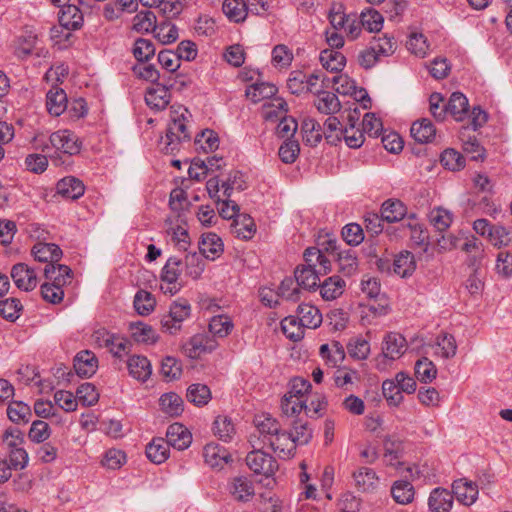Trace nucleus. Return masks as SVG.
Segmentation results:
<instances>
[{
  "label": "nucleus",
  "instance_id": "1",
  "mask_svg": "<svg viewBox=\"0 0 512 512\" xmlns=\"http://www.w3.org/2000/svg\"><path fill=\"white\" fill-rule=\"evenodd\" d=\"M303 257L305 264L296 267L294 271L295 281L304 290H316L320 285V276L331 272V260L317 247L307 248Z\"/></svg>",
  "mask_w": 512,
  "mask_h": 512
},
{
  "label": "nucleus",
  "instance_id": "2",
  "mask_svg": "<svg viewBox=\"0 0 512 512\" xmlns=\"http://www.w3.org/2000/svg\"><path fill=\"white\" fill-rule=\"evenodd\" d=\"M255 425L259 433L258 439L263 446H269L280 458L286 459L294 455L296 444L289 432L282 430L276 419L269 415L256 417Z\"/></svg>",
  "mask_w": 512,
  "mask_h": 512
},
{
  "label": "nucleus",
  "instance_id": "3",
  "mask_svg": "<svg viewBox=\"0 0 512 512\" xmlns=\"http://www.w3.org/2000/svg\"><path fill=\"white\" fill-rule=\"evenodd\" d=\"M191 114L187 108L178 105L170 108V121L165 137L160 140L162 151L166 154H174L184 142L191 140Z\"/></svg>",
  "mask_w": 512,
  "mask_h": 512
},
{
  "label": "nucleus",
  "instance_id": "4",
  "mask_svg": "<svg viewBox=\"0 0 512 512\" xmlns=\"http://www.w3.org/2000/svg\"><path fill=\"white\" fill-rule=\"evenodd\" d=\"M82 143L70 130L63 129L53 132L49 137V144L42 147V151L54 148L56 153L73 156L81 151Z\"/></svg>",
  "mask_w": 512,
  "mask_h": 512
},
{
  "label": "nucleus",
  "instance_id": "5",
  "mask_svg": "<svg viewBox=\"0 0 512 512\" xmlns=\"http://www.w3.org/2000/svg\"><path fill=\"white\" fill-rule=\"evenodd\" d=\"M181 260L177 257H170L161 272V285L160 289L163 293L174 295L176 294L182 287L179 283V277L181 274Z\"/></svg>",
  "mask_w": 512,
  "mask_h": 512
},
{
  "label": "nucleus",
  "instance_id": "6",
  "mask_svg": "<svg viewBox=\"0 0 512 512\" xmlns=\"http://www.w3.org/2000/svg\"><path fill=\"white\" fill-rule=\"evenodd\" d=\"M246 464L255 474L272 476L278 469L277 461L261 449H254L246 456Z\"/></svg>",
  "mask_w": 512,
  "mask_h": 512
},
{
  "label": "nucleus",
  "instance_id": "7",
  "mask_svg": "<svg viewBox=\"0 0 512 512\" xmlns=\"http://www.w3.org/2000/svg\"><path fill=\"white\" fill-rule=\"evenodd\" d=\"M94 338L99 345L107 347L115 357L128 354L132 346L128 339L110 334L105 329L96 331Z\"/></svg>",
  "mask_w": 512,
  "mask_h": 512
},
{
  "label": "nucleus",
  "instance_id": "8",
  "mask_svg": "<svg viewBox=\"0 0 512 512\" xmlns=\"http://www.w3.org/2000/svg\"><path fill=\"white\" fill-rule=\"evenodd\" d=\"M10 274L16 287L20 290L29 292L36 288L38 284L35 270L26 263L13 265Z\"/></svg>",
  "mask_w": 512,
  "mask_h": 512
},
{
  "label": "nucleus",
  "instance_id": "9",
  "mask_svg": "<svg viewBox=\"0 0 512 512\" xmlns=\"http://www.w3.org/2000/svg\"><path fill=\"white\" fill-rule=\"evenodd\" d=\"M165 441L168 446L177 450H184L190 446L192 435L184 425L173 423L167 429Z\"/></svg>",
  "mask_w": 512,
  "mask_h": 512
},
{
  "label": "nucleus",
  "instance_id": "10",
  "mask_svg": "<svg viewBox=\"0 0 512 512\" xmlns=\"http://www.w3.org/2000/svg\"><path fill=\"white\" fill-rule=\"evenodd\" d=\"M229 493L236 501L248 502L255 494L254 484L246 476L235 477L229 483Z\"/></svg>",
  "mask_w": 512,
  "mask_h": 512
},
{
  "label": "nucleus",
  "instance_id": "11",
  "mask_svg": "<svg viewBox=\"0 0 512 512\" xmlns=\"http://www.w3.org/2000/svg\"><path fill=\"white\" fill-rule=\"evenodd\" d=\"M407 342L403 335L396 332L388 333L383 341V355L391 360L400 358L406 351Z\"/></svg>",
  "mask_w": 512,
  "mask_h": 512
},
{
  "label": "nucleus",
  "instance_id": "12",
  "mask_svg": "<svg viewBox=\"0 0 512 512\" xmlns=\"http://www.w3.org/2000/svg\"><path fill=\"white\" fill-rule=\"evenodd\" d=\"M56 190L63 198L76 200L83 196L85 186L79 178H76L75 176H67L57 182Z\"/></svg>",
  "mask_w": 512,
  "mask_h": 512
},
{
  "label": "nucleus",
  "instance_id": "13",
  "mask_svg": "<svg viewBox=\"0 0 512 512\" xmlns=\"http://www.w3.org/2000/svg\"><path fill=\"white\" fill-rule=\"evenodd\" d=\"M98 368V360L95 354L89 350L80 351L74 359V369L81 377H91Z\"/></svg>",
  "mask_w": 512,
  "mask_h": 512
},
{
  "label": "nucleus",
  "instance_id": "14",
  "mask_svg": "<svg viewBox=\"0 0 512 512\" xmlns=\"http://www.w3.org/2000/svg\"><path fill=\"white\" fill-rule=\"evenodd\" d=\"M453 493L462 504L472 505L478 497V487L475 483L466 479L455 480L452 484Z\"/></svg>",
  "mask_w": 512,
  "mask_h": 512
},
{
  "label": "nucleus",
  "instance_id": "15",
  "mask_svg": "<svg viewBox=\"0 0 512 512\" xmlns=\"http://www.w3.org/2000/svg\"><path fill=\"white\" fill-rule=\"evenodd\" d=\"M145 102L152 109H165L170 102L168 84H157L155 87L147 89Z\"/></svg>",
  "mask_w": 512,
  "mask_h": 512
},
{
  "label": "nucleus",
  "instance_id": "16",
  "mask_svg": "<svg viewBox=\"0 0 512 512\" xmlns=\"http://www.w3.org/2000/svg\"><path fill=\"white\" fill-rule=\"evenodd\" d=\"M32 255L35 260L47 264L58 262L62 257V250L54 243H36L32 248Z\"/></svg>",
  "mask_w": 512,
  "mask_h": 512
},
{
  "label": "nucleus",
  "instance_id": "17",
  "mask_svg": "<svg viewBox=\"0 0 512 512\" xmlns=\"http://www.w3.org/2000/svg\"><path fill=\"white\" fill-rule=\"evenodd\" d=\"M59 12V23L67 30H77L83 25V14L75 5L63 4Z\"/></svg>",
  "mask_w": 512,
  "mask_h": 512
},
{
  "label": "nucleus",
  "instance_id": "18",
  "mask_svg": "<svg viewBox=\"0 0 512 512\" xmlns=\"http://www.w3.org/2000/svg\"><path fill=\"white\" fill-rule=\"evenodd\" d=\"M203 457L212 468H223L231 460V455L223 446L213 443L204 447Z\"/></svg>",
  "mask_w": 512,
  "mask_h": 512
},
{
  "label": "nucleus",
  "instance_id": "19",
  "mask_svg": "<svg viewBox=\"0 0 512 512\" xmlns=\"http://www.w3.org/2000/svg\"><path fill=\"white\" fill-rule=\"evenodd\" d=\"M44 276L51 281L50 284L63 288L64 285L71 282L72 270L66 265L50 263L46 264L44 268Z\"/></svg>",
  "mask_w": 512,
  "mask_h": 512
},
{
  "label": "nucleus",
  "instance_id": "20",
  "mask_svg": "<svg viewBox=\"0 0 512 512\" xmlns=\"http://www.w3.org/2000/svg\"><path fill=\"white\" fill-rule=\"evenodd\" d=\"M199 250L203 257L214 260L223 252L222 240L215 233L204 234L199 242Z\"/></svg>",
  "mask_w": 512,
  "mask_h": 512
},
{
  "label": "nucleus",
  "instance_id": "21",
  "mask_svg": "<svg viewBox=\"0 0 512 512\" xmlns=\"http://www.w3.org/2000/svg\"><path fill=\"white\" fill-rule=\"evenodd\" d=\"M129 374L142 382H145L152 373V367L147 357L142 355H133L127 361Z\"/></svg>",
  "mask_w": 512,
  "mask_h": 512
},
{
  "label": "nucleus",
  "instance_id": "22",
  "mask_svg": "<svg viewBox=\"0 0 512 512\" xmlns=\"http://www.w3.org/2000/svg\"><path fill=\"white\" fill-rule=\"evenodd\" d=\"M453 504V495L446 489L436 488L429 496L428 505L432 512H449Z\"/></svg>",
  "mask_w": 512,
  "mask_h": 512
},
{
  "label": "nucleus",
  "instance_id": "23",
  "mask_svg": "<svg viewBox=\"0 0 512 512\" xmlns=\"http://www.w3.org/2000/svg\"><path fill=\"white\" fill-rule=\"evenodd\" d=\"M345 286L346 283L340 276L333 275L326 278L318 288L322 298L326 301H331L343 294Z\"/></svg>",
  "mask_w": 512,
  "mask_h": 512
},
{
  "label": "nucleus",
  "instance_id": "24",
  "mask_svg": "<svg viewBox=\"0 0 512 512\" xmlns=\"http://www.w3.org/2000/svg\"><path fill=\"white\" fill-rule=\"evenodd\" d=\"M296 316L305 328L315 329L322 323V315L319 309L311 304H300Z\"/></svg>",
  "mask_w": 512,
  "mask_h": 512
},
{
  "label": "nucleus",
  "instance_id": "25",
  "mask_svg": "<svg viewBox=\"0 0 512 512\" xmlns=\"http://www.w3.org/2000/svg\"><path fill=\"white\" fill-rule=\"evenodd\" d=\"M446 109L456 121H462L469 112L468 99L461 92H454L446 104Z\"/></svg>",
  "mask_w": 512,
  "mask_h": 512
},
{
  "label": "nucleus",
  "instance_id": "26",
  "mask_svg": "<svg viewBox=\"0 0 512 512\" xmlns=\"http://www.w3.org/2000/svg\"><path fill=\"white\" fill-rule=\"evenodd\" d=\"M314 105L320 113L325 115H333L341 109L337 95L329 91L317 92Z\"/></svg>",
  "mask_w": 512,
  "mask_h": 512
},
{
  "label": "nucleus",
  "instance_id": "27",
  "mask_svg": "<svg viewBox=\"0 0 512 512\" xmlns=\"http://www.w3.org/2000/svg\"><path fill=\"white\" fill-rule=\"evenodd\" d=\"M411 136L419 143L431 142L436 135L433 123L426 118L415 121L410 129Z\"/></svg>",
  "mask_w": 512,
  "mask_h": 512
},
{
  "label": "nucleus",
  "instance_id": "28",
  "mask_svg": "<svg viewBox=\"0 0 512 512\" xmlns=\"http://www.w3.org/2000/svg\"><path fill=\"white\" fill-rule=\"evenodd\" d=\"M407 213L405 205L397 199L386 200L381 207V215L388 223L399 222L403 220Z\"/></svg>",
  "mask_w": 512,
  "mask_h": 512
},
{
  "label": "nucleus",
  "instance_id": "29",
  "mask_svg": "<svg viewBox=\"0 0 512 512\" xmlns=\"http://www.w3.org/2000/svg\"><path fill=\"white\" fill-rule=\"evenodd\" d=\"M145 452L151 462L161 464L169 457V446L164 438L157 437L146 446Z\"/></svg>",
  "mask_w": 512,
  "mask_h": 512
},
{
  "label": "nucleus",
  "instance_id": "30",
  "mask_svg": "<svg viewBox=\"0 0 512 512\" xmlns=\"http://www.w3.org/2000/svg\"><path fill=\"white\" fill-rule=\"evenodd\" d=\"M131 337L138 343L153 344L158 340L156 331L143 322H131L129 324Z\"/></svg>",
  "mask_w": 512,
  "mask_h": 512
},
{
  "label": "nucleus",
  "instance_id": "31",
  "mask_svg": "<svg viewBox=\"0 0 512 512\" xmlns=\"http://www.w3.org/2000/svg\"><path fill=\"white\" fill-rule=\"evenodd\" d=\"M416 269L414 255L409 251L399 253L393 262V271L402 278L409 277Z\"/></svg>",
  "mask_w": 512,
  "mask_h": 512
},
{
  "label": "nucleus",
  "instance_id": "32",
  "mask_svg": "<svg viewBox=\"0 0 512 512\" xmlns=\"http://www.w3.org/2000/svg\"><path fill=\"white\" fill-rule=\"evenodd\" d=\"M356 487L363 492H368L376 487L378 477L376 472L368 467H360L353 473Z\"/></svg>",
  "mask_w": 512,
  "mask_h": 512
},
{
  "label": "nucleus",
  "instance_id": "33",
  "mask_svg": "<svg viewBox=\"0 0 512 512\" xmlns=\"http://www.w3.org/2000/svg\"><path fill=\"white\" fill-rule=\"evenodd\" d=\"M414 494L413 485L406 480H397L391 487V495L394 501L401 505L411 503L414 499Z\"/></svg>",
  "mask_w": 512,
  "mask_h": 512
},
{
  "label": "nucleus",
  "instance_id": "34",
  "mask_svg": "<svg viewBox=\"0 0 512 512\" xmlns=\"http://www.w3.org/2000/svg\"><path fill=\"white\" fill-rule=\"evenodd\" d=\"M338 264V270L345 276H352L357 272L358 262L355 251L347 249L337 253L336 258H333Z\"/></svg>",
  "mask_w": 512,
  "mask_h": 512
},
{
  "label": "nucleus",
  "instance_id": "35",
  "mask_svg": "<svg viewBox=\"0 0 512 512\" xmlns=\"http://www.w3.org/2000/svg\"><path fill=\"white\" fill-rule=\"evenodd\" d=\"M46 106L51 115H61L67 108V96L64 90L51 89L46 95Z\"/></svg>",
  "mask_w": 512,
  "mask_h": 512
},
{
  "label": "nucleus",
  "instance_id": "36",
  "mask_svg": "<svg viewBox=\"0 0 512 512\" xmlns=\"http://www.w3.org/2000/svg\"><path fill=\"white\" fill-rule=\"evenodd\" d=\"M7 416L13 423L27 424L32 418V411L22 401H11L7 407Z\"/></svg>",
  "mask_w": 512,
  "mask_h": 512
},
{
  "label": "nucleus",
  "instance_id": "37",
  "mask_svg": "<svg viewBox=\"0 0 512 512\" xmlns=\"http://www.w3.org/2000/svg\"><path fill=\"white\" fill-rule=\"evenodd\" d=\"M320 354L332 367L340 365L346 356L344 346L338 341L321 345Z\"/></svg>",
  "mask_w": 512,
  "mask_h": 512
},
{
  "label": "nucleus",
  "instance_id": "38",
  "mask_svg": "<svg viewBox=\"0 0 512 512\" xmlns=\"http://www.w3.org/2000/svg\"><path fill=\"white\" fill-rule=\"evenodd\" d=\"M222 10L227 18L235 23L244 21L248 14V8L244 0H225Z\"/></svg>",
  "mask_w": 512,
  "mask_h": 512
},
{
  "label": "nucleus",
  "instance_id": "39",
  "mask_svg": "<svg viewBox=\"0 0 512 512\" xmlns=\"http://www.w3.org/2000/svg\"><path fill=\"white\" fill-rule=\"evenodd\" d=\"M402 229H408L410 231L411 240L419 245H428L429 235L423 225L420 224L414 214L410 215L406 222L403 223Z\"/></svg>",
  "mask_w": 512,
  "mask_h": 512
},
{
  "label": "nucleus",
  "instance_id": "40",
  "mask_svg": "<svg viewBox=\"0 0 512 512\" xmlns=\"http://www.w3.org/2000/svg\"><path fill=\"white\" fill-rule=\"evenodd\" d=\"M319 59L322 66L331 72L341 71L346 63L345 56L341 52L333 49L321 51Z\"/></svg>",
  "mask_w": 512,
  "mask_h": 512
},
{
  "label": "nucleus",
  "instance_id": "41",
  "mask_svg": "<svg viewBox=\"0 0 512 512\" xmlns=\"http://www.w3.org/2000/svg\"><path fill=\"white\" fill-rule=\"evenodd\" d=\"M404 451L403 442L394 437H387L384 440V459L386 464L396 466L400 464L399 459Z\"/></svg>",
  "mask_w": 512,
  "mask_h": 512
},
{
  "label": "nucleus",
  "instance_id": "42",
  "mask_svg": "<svg viewBox=\"0 0 512 512\" xmlns=\"http://www.w3.org/2000/svg\"><path fill=\"white\" fill-rule=\"evenodd\" d=\"M301 132L304 142L310 146H316L322 139L321 126L313 118L303 120Z\"/></svg>",
  "mask_w": 512,
  "mask_h": 512
},
{
  "label": "nucleus",
  "instance_id": "43",
  "mask_svg": "<svg viewBox=\"0 0 512 512\" xmlns=\"http://www.w3.org/2000/svg\"><path fill=\"white\" fill-rule=\"evenodd\" d=\"M437 375L435 364L427 357L418 359L415 363V376L422 383L432 382Z\"/></svg>",
  "mask_w": 512,
  "mask_h": 512
},
{
  "label": "nucleus",
  "instance_id": "44",
  "mask_svg": "<svg viewBox=\"0 0 512 512\" xmlns=\"http://www.w3.org/2000/svg\"><path fill=\"white\" fill-rule=\"evenodd\" d=\"M156 16L150 10H142L138 12L133 18V29L137 32H153L155 31L156 25Z\"/></svg>",
  "mask_w": 512,
  "mask_h": 512
},
{
  "label": "nucleus",
  "instance_id": "45",
  "mask_svg": "<svg viewBox=\"0 0 512 512\" xmlns=\"http://www.w3.org/2000/svg\"><path fill=\"white\" fill-rule=\"evenodd\" d=\"M283 333L292 341H299L304 337L305 326L301 325L297 316L290 315L281 321Z\"/></svg>",
  "mask_w": 512,
  "mask_h": 512
},
{
  "label": "nucleus",
  "instance_id": "46",
  "mask_svg": "<svg viewBox=\"0 0 512 512\" xmlns=\"http://www.w3.org/2000/svg\"><path fill=\"white\" fill-rule=\"evenodd\" d=\"M277 92L275 85L271 83H255L246 90V96L254 103H258L264 99L271 98Z\"/></svg>",
  "mask_w": 512,
  "mask_h": 512
},
{
  "label": "nucleus",
  "instance_id": "47",
  "mask_svg": "<svg viewBox=\"0 0 512 512\" xmlns=\"http://www.w3.org/2000/svg\"><path fill=\"white\" fill-rule=\"evenodd\" d=\"M160 406L166 414L178 416L183 411V400L176 393H166L160 397Z\"/></svg>",
  "mask_w": 512,
  "mask_h": 512
},
{
  "label": "nucleus",
  "instance_id": "48",
  "mask_svg": "<svg viewBox=\"0 0 512 512\" xmlns=\"http://www.w3.org/2000/svg\"><path fill=\"white\" fill-rule=\"evenodd\" d=\"M466 130L467 128L460 134L463 151L468 154L472 160L483 159L484 148L480 145L475 136L466 135Z\"/></svg>",
  "mask_w": 512,
  "mask_h": 512
},
{
  "label": "nucleus",
  "instance_id": "49",
  "mask_svg": "<svg viewBox=\"0 0 512 512\" xmlns=\"http://www.w3.org/2000/svg\"><path fill=\"white\" fill-rule=\"evenodd\" d=\"M187 399L197 406L206 405L211 399V391L207 385L192 384L186 394Z\"/></svg>",
  "mask_w": 512,
  "mask_h": 512
},
{
  "label": "nucleus",
  "instance_id": "50",
  "mask_svg": "<svg viewBox=\"0 0 512 512\" xmlns=\"http://www.w3.org/2000/svg\"><path fill=\"white\" fill-rule=\"evenodd\" d=\"M23 306L16 298H7L0 301V316L10 322L16 321L21 314Z\"/></svg>",
  "mask_w": 512,
  "mask_h": 512
},
{
  "label": "nucleus",
  "instance_id": "51",
  "mask_svg": "<svg viewBox=\"0 0 512 512\" xmlns=\"http://www.w3.org/2000/svg\"><path fill=\"white\" fill-rule=\"evenodd\" d=\"M154 37L161 44H170L178 39V28L171 22H162L161 24L157 25L154 31Z\"/></svg>",
  "mask_w": 512,
  "mask_h": 512
},
{
  "label": "nucleus",
  "instance_id": "52",
  "mask_svg": "<svg viewBox=\"0 0 512 512\" xmlns=\"http://www.w3.org/2000/svg\"><path fill=\"white\" fill-rule=\"evenodd\" d=\"M347 350L351 358L365 360L370 353V344L362 337H354L348 342Z\"/></svg>",
  "mask_w": 512,
  "mask_h": 512
},
{
  "label": "nucleus",
  "instance_id": "53",
  "mask_svg": "<svg viewBox=\"0 0 512 512\" xmlns=\"http://www.w3.org/2000/svg\"><path fill=\"white\" fill-rule=\"evenodd\" d=\"M430 223L440 232L447 230L452 223V214L450 211L436 207L429 213Z\"/></svg>",
  "mask_w": 512,
  "mask_h": 512
},
{
  "label": "nucleus",
  "instance_id": "54",
  "mask_svg": "<svg viewBox=\"0 0 512 512\" xmlns=\"http://www.w3.org/2000/svg\"><path fill=\"white\" fill-rule=\"evenodd\" d=\"M295 282L296 281L291 277L285 278L278 288L276 297H281L292 302L299 301L301 291L299 289L300 287Z\"/></svg>",
  "mask_w": 512,
  "mask_h": 512
},
{
  "label": "nucleus",
  "instance_id": "55",
  "mask_svg": "<svg viewBox=\"0 0 512 512\" xmlns=\"http://www.w3.org/2000/svg\"><path fill=\"white\" fill-rule=\"evenodd\" d=\"M51 435L49 424L43 420H35L32 422L28 432V438L33 443H44Z\"/></svg>",
  "mask_w": 512,
  "mask_h": 512
},
{
  "label": "nucleus",
  "instance_id": "56",
  "mask_svg": "<svg viewBox=\"0 0 512 512\" xmlns=\"http://www.w3.org/2000/svg\"><path fill=\"white\" fill-rule=\"evenodd\" d=\"M360 23L368 32H379L383 25V17L378 11L368 9L361 13Z\"/></svg>",
  "mask_w": 512,
  "mask_h": 512
},
{
  "label": "nucleus",
  "instance_id": "57",
  "mask_svg": "<svg viewBox=\"0 0 512 512\" xmlns=\"http://www.w3.org/2000/svg\"><path fill=\"white\" fill-rule=\"evenodd\" d=\"M233 323L228 316H214L209 323L210 332L220 338L226 337L232 330Z\"/></svg>",
  "mask_w": 512,
  "mask_h": 512
},
{
  "label": "nucleus",
  "instance_id": "58",
  "mask_svg": "<svg viewBox=\"0 0 512 512\" xmlns=\"http://www.w3.org/2000/svg\"><path fill=\"white\" fill-rule=\"evenodd\" d=\"M340 134L341 140L343 139L350 148H360L364 143V131L353 127V124L340 129Z\"/></svg>",
  "mask_w": 512,
  "mask_h": 512
},
{
  "label": "nucleus",
  "instance_id": "59",
  "mask_svg": "<svg viewBox=\"0 0 512 512\" xmlns=\"http://www.w3.org/2000/svg\"><path fill=\"white\" fill-rule=\"evenodd\" d=\"M155 51V46L149 39L138 38L134 43L133 55L140 62L148 61L154 56Z\"/></svg>",
  "mask_w": 512,
  "mask_h": 512
},
{
  "label": "nucleus",
  "instance_id": "60",
  "mask_svg": "<svg viewBox=\"0 0 512 512\" xmlns=\"http://www.w3.org/2000/svg\"><path fill=\"white\" fill-rule=\"evenodd\" d=\"M134 307L138 314L148 315L155 307V299L151 293L140 290L134 297Z\"/></svg>",
  "mask_w": 512,
  "mask_h": 512
},
{
  "label": "nucleus",
  "instance_id": "61",
  "mask_svg": "<svg viewBox=\"0 0 512 512\" xmlns=\"http://www.w3.org/2000/svg\"><path fill=\"white\" fill-rule=\"evenodd\" d=\"M186 274L192 279H198L204 271L202 255L190 252L185 257Z\"/></svg>",
  "mask_w": 512,
  "mask_h": 512
},
{
  "label": "nucleus",
  "instance_id": "62",
  "mask_svg": "<svg viewBox=\"0 0 512 512\" xmlns=\"http://www.w3.org/2000/svg\"><path fill=\"white\" fill-rule=\"evenodd\" d=\"M183 351L185 355L191 359H197L201 354L207 352L204 344V337L200 334L192 336L184 345Z\"/></svg>",
  "mask_w": 512,
  "mask_h": 512
},
{
  "label": "nucleus",
  "instance_id": "63",
  "mask_svg": "<svg viewBox=\"0 0 512 512\" xmlns=\"http://www.w3.org/2000/svg\"><path fill=\"white\" fill-rule=\"evenodd\" d=\"M214 432L224 442L230 441L235 433L231 419L227 416H218L214 421Z\"/></svg>",
  "mask_w": 512,
  "mask_h": 512
},
{
  "label": "nucleus",
  "instance_id": "64",
  "mask_svg": "<svg viewBox=\"0 0 512 512\" xmlns=\"http://www.w3.org/2000/svg\"><path fill=\"white\" fill-rule=\"evenodd\" d=\"M406 46L412 54L420 58L425 57L429 49L427 39L421 33H412L407 40Z\"/></svg>",
  "mask_w": 512,
  "mask_h": 512
}]
</instances>
